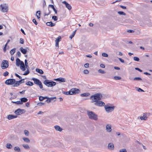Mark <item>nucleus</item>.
Returning <instances> with one entry per match:
<instances>
[{
  "label": "nucleus",
  "instance_id": "nucleus-20",
  "mask_svg": "<svg viewBox=\"0 0 152 152\" xmlns=\"http://www.w3.org/2000/svg\"><path fill=\"white\" fill-rule=\"evenodd\" d=\"M106 130L108 132H110L111 131V125L107 124L106 126Z\"/></svg>",
  "mask_w": 152,
  "mask_h": 152
},
{
  "label": "nucleus",
  "instance_id": "nucleus-57",
  "mask_svg": "<svg viewBox=\"0 0 152 152\" xmlns=\"http://www.w3.org/2000/svg\"><path fill=\"white\" fill-rule=\"evenodd\" d=\"M7 45V44H5L3 50L4 52H5L6 51V47Z\"/></svg>",
  "mask_w": 152,
  "mask_h": 152
},
{
  "label": "nucleus",
  "instance_id": "nucleus-5",
  "mask_svg": "<svg viewBox=\"0 0 152 152\" xmlns=\"http://www.w3.org/2000/svg\"><path fill=\"white\" fill-rule=\"evenodd\" d=\"M9 66L8 61L6 60H4L1 64V66L2 69L7 68Z\"/></svg>",
  "mask_w": 152,
  "mask_h": 152
},
{
  "label": "nucleus",
  "instance_id": "nucleus-21",
  "mask_svg": "<svg viewBox=\"0 0 152 152\" xmlns=\"http://www.w3.org/2000/svg\"><path fill=\"white\" fill-rule=\"evenodd\" d=\"M20 50L21 52L24 54H25L26 53L27 50H26L23 48L22 47H21Z\"/></svg>",
  "mask_w": 152,
  "mask_h": 152
},
{
  "label": "nucleus",
  "instance_id": "nucleus-23",
  "mask_svg": "<svg viewBox=\"0 0 152 152\" xmlns=\"http://www.w3.org/2000/svg\"><path fill=\"white\" fill-rule=\"evenodd\" d=\"M108 148L110 149H113L114 148V146L113 144L110 143L108 145Z\"/></svg>",
  "mask_w": 152,
  "mask_h": 152
},
{
  "label": "nucleus",
  "instance_id": "nucleus-60",
  "mask_svg": "<svg viewBox=\"0 0 152 152\" xmlns=\"http://www.w3.org/2000/svg\"><path fill=\"white\" fill-rule=\"evenodd\" d=\"M135 69L136 70H137L139 71H140V72H142V70H141V69H140L139 68H135Z\"/></svg>",
  "mask_w": 152,
  "mask_h": 152
},
{
  "label": "nucleus",
  "instance_id": "nucleus-17",
  "mask_svg": "<svg viewBox=\"0 0 152 152\" xmlns=\"http://www.w3.org/2000/svg\"><path fill=\"white\" fill-rule=\"evenodd\" d=\"M55 80L58 81H60L61 82H65V79L62 77H59L54 80Z\"/></svg>",
  "mask_w": 152,
  "mask_h": 152
},
{
  "label": "nucleus",
  "instance_id": "nucleus-39",
  "mask_svg": "<svg viewBox=\"0 0 152 152\" xmlns=\"http://www.w3.org/2000/svg\"><path fill=\"white\" fill-rule=\"evenodd\" d=\"M114 78L115 80H119L121 79V77L119 76H115Z\"/></svg>",
  "mask_w": 152,
  "mask_h": 152
},
{
  "label": "nucleus",
  "instance_id": "nucleus-36",
  "mask_svg": "<svg viewBox=\"0 0 152 152\" xmlns=\"http://www.w3.org/2000/svg\"><path fill=\"white\" fill-rule=\"evenodd\" d=\"M48 12H45L44 13V16H45L46 15H48L50 13V11L49 10V9H48Z\"/></svg>",
  "mask_w": 152,
  "mask_h": 152
},
{
  "label": "nucleus",
  "instance_id": "nucleus-6",
  "mask_svg": "<svg viewBox=\"0 0 152 152\" xmlns=\"http://www.w3.org/2000/svg\"><path fill=\"white\" fill-rule=\"evenodd\" d=\"M16 82L15 80L13 79H7L5 81V83L7 85H14L15 83Z\"/></svg>",
  "mask_w": 152,
  "mask_h": 152
},
{
  "label": "nucleus",
  "instance_id": "nucleus-32",
  "mask_svg": "<svg viewBox=\"0 0 152 152\" xmlns=\"http://www.w3.org/2000/svg\"><path fill=\"white\" fill-rule=\"evenodd\" d=\"M15 52V49L13 48L10 51V54L11 55H13Z\"/></svg>",
  "mask_w": 152,
  "mask_h": 152
},
{
  "label": "nucleus",
  "instance_id": "nucleus-7",
  "mask_svg": "<svg viewBox=\"0 0 152 152\" xmlns=\"http://www.w3.org/2000/svg\"><path fill=\"white\" fill-rule=\"evenodd\" d=\"M0 8L1 11L3 12H6L7 11L8 7L6 4H1L0 5Z\"/></svg>",
  "mask_w": 152,
  "mask_h": 152
},
{
  "label": "nucleus",
  "instance_id": "nucleus-8",
  "mask_svg": "<svg viewBox=\"0 0 152 152\" xmlns=\"http://www.w3.org/2000/svg\"><path fill=\"white\" fill-rule=\"evenodd\" d=\"M104 107L106 111L108 113L113 111L114 109V106L110 107L108 105H105Z\"/></svg>",
  "mask_w": 152,
  "mask_h": 152
},
{
  "label": "nucleus",
  "instance_id": "nucleus-43",
  "mask_svg": "<svg viewBox=\"0 0 152 152\" xmlns=\"http://www.w3.org/2000/svg\"><path fill=\"white\" fill-rule=\"evenodd\" d=\"M52 98H48L46 100V102L48 103H49L50 102L51 100H52Z\"/></svg>",
  "mask_w": 152,
  "mask_h": 152
},
{
  "label": "nucleus",
  "instance_id": "nucleus-50",
  "mask_svg": "<svg viewBox=\"0 0 152 152\" xmlns=\"http://www.w3.org/2000/svg\"><path fill=\"white\" fill-rule=\"evenodd\" d=\"M89 72V71L87 69L84 70L83 71V73L85 74H88Z\"/></svg>",
  "mask_w": 152,
  "mask_h": 152
},
{
  "label": "nucleus",
  "instance_id": "nucleus-42",
  "mask_svg": "<svg viewBox=\"0 0 152 152\" xmlns=\"http://www.w3.org/2000/svg\"><path fill=\"white\" fill-rule=\"evenodd\" d=\"M52 19L55 21H56L58 20V18L56 16H53L52 17Z\"/></svg>",
  "mask_w": 152,
  "mask_h": 152
},
{
  "label": "nucleus",
  "instance_id": "nucleus-18",
  "mask_svg": "<svg viewBox=\"0 0 152 152\" xmlns=\"http://www.w3.org/2000/svg\"><path fill=\"white\" fill-rule=\"evenodd\" d=\"M28 100L25 97H23L21 98L20 101L21 104H22L23 102H26Z\"/></svg>",
  "mask_w": 152,
  "mask_h": 152
},
{
  "label": "nucleus",
  "instance_id": "nucleus-33",
  "mask_svg": "<svg viewBox=\"0 0 152 152\" xmlns=\"http://www.w3.org/2000/svg\"><path fill=\"white\" fill-rule=\"evenodd\" d=\"M26 85L27 86H32L34 85V84L32 82L29 81L26 83Z\"/></svg>",
  "mask_w": 152,
  "mask_h": 152
},
{
  "label": "nucleus",
  "instance_id": "nucleus-15",
  "mask_svg": "<svg viewBox=\"0 0 152 152\" xmlns=\"http://www.w3.org/2000/svg\"><path fill=\"white\" fill-rule=\"evenodd\" d=\"M64 4L66 7L69 10H70L72 9V7L71 5L68 3L66 1H64L63 2Z\"/></svg>",
  "mask_w": 152,
  "mask_h": 152
},
{
  "label": "nucleus",
  "instance_id": "nucleus-58",
  "mask_svg": "<svg viewBox=\"0 0 152 152\" xmlns=\"http://www.w3.org/2000/svg\"><path fill=\"white\" fill-rule=\"evenodd\" d=\"M127 32L129 33H134V31L133 30H128Z\"/></svg>",
  "mask_w": 152,
  "mask_h": 152
},
{
  "label": "nucleus",
  "instance_id": "nucleus-9",
  "mask_svg": "<svg viewBox=\"0 0 152 152\" xmlns=\"http://www.w3.org/2000/svg\"><path fill=\"white\" fill-rule=\"evenodd\" d=\"M70 91L71 95L78 94L80 92V90L79 89L76 88H72L70 90Z\"/></svg>",
  "mask_w": 152,
  "mask_h": 152
},
{
  "label": "nucleus",
  "instance_id": "nucleus-63",
  "mask_svg": "<svg viewBox=\"0 0 152 152\" xmlns=\"http://www.w3.org/2000/svg\"><path fill=\"white\" fill-rule=\"evenodd\" d=\"M138 91L139 92H142V91H144L142 89H141V88H139L138 89Z\"/></svg>",
  "mask_w": 152,
  "mask_h": 152
},
{
  "label": "nucleus",
  "instance_id": "nucleus-11",
  "mask_svg": "<svg viewBox=\"0 0 152 152\" xmlns=\"http://www.w3.org/2000/svg\"><path fill=\"white\" fill-rule=\"evenodd\" d=\"M95 105L99 106L101 107L105 106V103L101 101H99L94 103Z\"/></svg>",
  "mask_w": 152,
  "mask_h": 152
},
{
  "label": "nucleus",
  "instance_id": "nucleus-61",
  "mask_svg": "<svg viewBox=\"0 0 152 152\" xmlns=\"http://www.w3.org/2000/svg\"><path fill=\"white\" fill-rule=\"evenodd\" d=\"M49 7H51L52 9H53V10H54L55 9L54 6L53 5H49Z\"/></svg>",
  "mask_w": 152,
  "mask_h": 152
},
{
  "label": "nucleus",
  "instance_id": "nucleus-19",
  "mask_svg": "<svg viewBox=\"0 0 152 152\" xmlns=\"http://www.w3.org/2000/svg\"><path fill=\"white\" fill-rule=\"evenodd\" d=\"M23 62L21 61L19 58H17L16 59V64L17 66H19L21 62Z\"/></svg>",
  "mask_w": 152,
  "mask_h": 152
},
{
  "label": "nucleus",
  "instance_id": "nucleus-13",
  "mask_svg": "<svg viewBox=\"0 0 152 152\" xmlns=\"http://www.w3.org/2000/svg\"><path fill=\"white\" fill-rule=\"evenodd\" d=\"M24 110H21L20 109H18L16 110L15 112V113L18 115H20L23 113V111H24Z\"/></svg>",
  "mask_w": 152,
  "mask_h": 152
},
{
  "label": "nucleus",
  "instance_id": "nucleus-56",
  "mask_svg": "<svg viewBox=\"0 0 152 152\" xmlns=\"http://www.w3.org/2000/svg\"><path fill=\"white\" fill-rule=\"evenodd\" d=\"M89 64L88 63H86L84 65V66L86 68H88L89 67Z\"/></svg>",
  "mask_w": 152,
  "mask_h": 152
},
{
  "label": "nucleus",
  "instance_id": "nucleus-38",
  "mask_svg": "<svg viewBox=\"0 0 152 152\" xmlns=\"http://www.w3.org/2000/svg\"><path fill=\"white\" fill-rule=\"evenodd\" d=\"M12 103L16 104H21V103L20 102V101H18L16 102H12Z\"/></svg>",
  "mask_w": 152,
  "mask_h": 152
},
{
  "label": "nucleus",
  "instance_id": "nucleus-29",
  "mask_svg": "<svg viewBox=\"0 0 152 152\" xmlns=\"http://www.w3.org/2000/svg\"><path fill=\"white\" fill-rule=\"evenodd\" d=\"M23 139L24 141L28 143L30 142L29 139L27 137H23Z\"/></svg>",
  "mask_w": 152,
  "mask_h": 152
},
{
  "label": "nucleus",
  "instance_id": "nucleus-64",
  "mask_svg": "<svg viewBox=\"0 0 152 152\" xmlns=\"http://www.w3.org/2000/svg\"><path fill=\"white\" fill-rule=\"evenodd\" d=\"M26 107H29V103L28 102H27L26 104Z\"/></svg>",
  "mask_w": 152,
  "mask_h": 152
},
{
  "label": "nucleus",
  "instance_id": "nucleus-31",
  "mask_svg": "<svg viewBox=\"0 0 152 152\" xmlns=\"http://www.w3.org/2000/svg\"><path fill=\"white\" fill-rule=\"evenodd\" d=\"M6 147L9 149H10L12 147V145L10 143H7L6 145Z\"/></svg>",
  "mask_w": 152,
  "mask_h": 152
},
{
  "label": "nucleus",
  "instance_id": "nucleus-48",
  "mask_svg": "<svg viewBox=\"0 0 152 152\" xmlns=\"http://www.w3.org/2000/svg\"><path fill=\"white\" fill-rule=\"evenodd\" d=\"M134 61H139V59L138 58L136 57H134Z\"/></svg>",
  "mask_w": 152,
  "mask_h": 152
},
{
  "label": "nucleus",
  "instance_id": "nucleus-47",
  "mask_svg": "<svg viewBox=\"0 0 152 152\" xmlns=\"http://www.w3.org/2000/svg\"><path fill=\"white\" fill-rule=\"evenodd\" d=\"M29 73V71L28 70H27L26 71L23 75H26L28 74Z\"/></svg>",
  "mask_w": 152,
  "mask_h": 152
},
{
  "label": "nucleus",
  "instance_id": "nucleus-4",
  "mask_svg": "<svg viewBox=\"0 0 152 152\" xmlns=\"http://www.w3.org/2000/svg\"><path fill=\"white\" fill-rule=\"evenodd\" d=\"M32 80L34 81V83L35 84H36L39 86V87L40 88H42L43 86L42 83L41 81H40L39 79L34 78H32Z\"/></svg>",
  "mask_w": 152,
  "mask_h": 152
},
{
  "label": "nucleus",
  "instance_id": "nucleus-2",
  "mask_svg": "<svg viewBox=\"0 0 152 152\" xmlns=\"http://www.w3.org/2000/svg\"><path fill=\"white\" fill-rule=\"evenodd\" d=\"M87 114L89 118L92 119L97 120L98 119L97 115L94 113L92 111H88Z\"/></svg>",
  "mask_w": 152,
  "mask_h": 152
},
{
  "label": "nucleus",
  "instance_id": "nucleus-28",
  "mask_svg": "<svg viewBox=\"0 0 152 152\" xmlns=\"http://www.w3.org/2000/svg\"><path fill=\"white\" fill-rule=\"evenodd\" d=\"M76 31V30L72 34L69 36V38L72 39L75 36Z\"/></svg>",
  "mask_w": 152,
  "mask_h": 152
},
{
  "label": "nucleus",
  "instance_id": "nucleus-45",
  "mask_svg": "<svg viewBox=\"0 0 152 152\" xmlns=\"http://www.w3.org/2000/svg\"><path fill=\"white\" fill-rule=\"evenodd\" d=\"M9 74V72L7 71H6L4 72L3 74V75L4 76H7Z\"/></svg>",
  "mask_w": 152,
  "mask_h": 152
},
{
  "label": "nucleus",
  "instance_id": "nucleus-26",
  "mask_svg": "<svg viewBox=\"0 0 152 152\" xmlns=\"http://www.w3.org/2000/svg\"><path fill=\"white\" fill-rule=\"evenodd\" d=\"M36 15L38 19H39L40 18L41 15V11H38L37 12Z\"/></svg>",
  "mask_w": 152,
  "mask_h": 152
},
{
  "label": "nucleus",
  "instance_id": "nucleus-49",
  "mask_svg": "<svg viewBox=\"0 0 152 152\" xmlns=\"http://www.w3.org/2000/svg\"><path fill=\"white\" fill-rule=\"evenodd\" d=\"M102 55L104 57H107L108 56V55L105 53H103L102 54Z\"/></svg>",
  "mask_w": 152,
  "mask_h": 152
},
{
  "label": "nucleus",
  "instance_id": "nucleus-1",
  "mask_svg": "<svg viewBox=\"0 0 152 152\" xmlns=\"http://www.w3.org/2000/svg\"><path fill=\"white\" fill-rule=\"evenodd\" d=\"M102 97V95L100 93H97L94 94L90 97V99L92 103H96L98 101H100Z\"/></svg>",
  "mask_w": 152,
  "mask_h": 152
},
{
  "label": "nucleus",
  "instance_id": "nucleus-40",
  "mask_svg": "<svg viewBox=\"0 0 152 152\" xmlns=\"http://www.w3.org/2000/svg\"><path fill=\"white\" fill-rule=\"evenodd\" d=\"M65 94L68 95H71V91L70 90L68 92H65L64 93Z\"/></svg>",
  "mask_w": 152,
  "mask_h": 152
},
{
  "label": "nucleus",
  "instance_id": "nucleus-59",
  "mask_svg": "<svg viewBox=\"0 0 152 152\" xmlns=\"http://www.w3.org/2000/svg\"><path fill=\"white\" fill-rule=\"evenodd\" d=\"M100 66L102 68H104L105 67V66L104 64H101L100 65Z\"/></svg>",
  "mask_w": 152,
  "mask_h": 152
},
{
  "label": "nucleus",
  "instance_id": "nucleus-3",
  "mask_svg": "<svg viewBox=\"0 0 152 152\" xmlns=\"http://www.w3.org/2000/svg\"><path fill=\"white\" fill-rule=\"evenodd\" d=\"M44 84L48 87H52L56 85V83L53 81H49V80H45L44 82Z\"/></svg>",
  "mask_w": 152,
  "mask_h": 152
},
{
  "label": "nucleus",
  "instance_id": "nucleus-62",
  "mask_svg": "<svg viewBox=\"0 0 152 152\" xmlns=\"http://www.w3.org/2000/svg\"><path fill=\"white\" fill-rule=\"evenodd\" d=\"M118 59L120 60V61L122 63L124 62V60L123 59L121 58H119Z\"/></svg>",
  "mask_w": 152,
  "mask_h": 152
},
{
  "label": "nucleus",
  "instance_id": "nucleus-27",
  "mask_svg": "<svg viewBox=\"0 0 152 152\" xmlns=\"http://www.w3.org/2000/svg\"><path fill=\"white\" fill-rule=\"evenodd\" d=\"M36 71L39 74H42L44 73L43 71L41 69L37 68L36 69Z\"/></svg>",
  "mask_w": 152,
  "mask_h": 152
},
{
  "label": "nucleus",
  "instance_id": "nucleus-14",
  "mask_svg": "<svg viewBox=\"0 0 152 152\" xmlns=\"http://www.w3.org/2000/svg\"><path fill=\"white\" fill-rule=\"evenodd\" d=\"M17 115H8L7 118L9 120H11L12 119L17 118Z\"/></svg>",
  "mask_w": 152,
  "mask_h": 152
},
{
  "label": "nucleus",
  "instance_id": "nucleus-51",
  "mask_svg": "<svg viewBox=\"0 0 152 152\" xmlns=\"http://www.w3.org/2000/svg\"><path fill=\"white\" fill-rule=\"evenodd\" d=\"M120 152H127V151L125 149H122L120 150Z\"/></svg>",
  "mask_w": 152,
  "mask_h": 152
},
{
  "label": "nucleus",
  "instance_id": "nucleus-53",
  "mask_svg": "<svg viewBox=\"0 0 152 152\" xmlns=\"http://www.w3.org/2000/svg\"><path fill=\"white\" fill-rule=\"evenodd\" d=\"M39 100L40 101H42L44 99V97L40 96L39 98Z\"/></svg>",
  "mask_w": 152,
  "mask_h": 152
},
{
  "label": "nucleus",
  "instance_id": "nucleus-24",
  "mask_svg": "<svg viewBox=\"0 0 152 152\" xmlns=\"http://www.w3.org/2000/svg\"><path fill=\"white\" fill-rule=\"evenodd\" d=\"M54 127L56 129L57 131L61 132L62 130V128L58 126H55Z\"/></svg>",
  "mask_w": 152,
  "mask_h": 152
},
{
  "label": "nucleus",
  "instance_id": "nucleus-55",
  "mask_svg": "<svg viewBox=\"0 0 152 152\" xmlns=\"http://www.w3.org/2000/svg\"><path fill=\"white\" fill-rule=\"evenodd\" d=\"M17 55L19 57H20L21 56V54L20 52L19 51L17 52Z\"/></svg>",
  "mask_w": 152,
  "mask_h": 152
},
{
  "label": "nucleus",
  "instance_id": "nucleus-22",
  "mask_svg": "<svg viewBox=\"0 0 152 152\" xmlns=\"http://www.w3.org/2000/svg\"><path fill=\"white\" fill-rule=\"evenodd\" d=\"M47 25L50 26H53L55 25V24L53 23L52 22H48L46 23Z\"/></svg>",
  "mask_w": 152,
  "mask_h": 152
},
{
  "label": "nucleus",
  "instance_id": "nucleus-12",
  "mask_svg": "<svg viewBox=\"0 0 152 152\" xmlns=\"http://www.w3.org/2000/svg\"><path fill=\"white\" fill-rule=\"evenodd\" d=\"M61 36L58 37L57 38V39H56L55 40V45L56 47L59 48V42L61 41Z\"/></svg>",
  "mask_w": 152,
  "mask_h": 152
},
{
  "label": "nucleus",
  "instance_id": "nucleus-44",
  "mask_svg": "<svg viewBox=\"0 0 152 152\" xmlns=\"http://www.w3.org/2000/svg\"><path fill=\"white\" fill-rule=\"evenodd\" d=\"M24 133L27 136H28L29 133H28V130H24Z\"/></svg>",
  "mask_w": 152,
  "mask_h": 152
},
{
  "label": "nucleus",
  "instance_id": "nucleus-16",
  "mask_svg": "<svg viewBox=\"0 0 152 152\" xmlns=\"http://www.w3.org/2000/svg\"><path fill=\"white\" fill-rule=\"evenodd\" d=\"M20 66V68L23 71H24L26 70V68L25 66V65L23 61L21 62Z\"/></svg>",
  "mask_w": 152,
  "mask_h": 152
},
{
  "label": "nucleus",
  "instance_id": "nucleus-34",
  "mask_svg": "<svg viewBox=\"0 0 152 152\" xmlns=\"http://www.w3.org/2000/svg\"><path fill=\"white\" fill-rule=\"evenodd\" d=\"M23 146L25 149H28L29 148V146L27 144H23Z\"/></svg>",
  "mask_w": 152,
  "mask_h": 152
},
{
  "label": "nucleus",
  "instance_id": "nucleus-10",
  "mask_svg": "<svg viewBox=\"0 0 152 152\" xmlns=\"http://www.w3.org/2000/svg\"><path fill=\"white\" fill-rule=\"evenodd\" d=\"M24 82V79H21L19 81H16V82L13 86V87H18L19 86L20 84Z\"/></svg>",
  "mask_w": 152,
  "mask_h": 152
},
{
  "label": "nucleus",
  "instance_id": "nucleus-46",
  "mask_svg": "<svg viewBox=\"0 0 152 152\" xmlns=\"http://www.w3.org/2000/svg\"><path fill=\"white\" fill-rule=\"evenodd\" d=\"M24 42V39L22 38H20V43L21 44H23Z\"/></svg>",
  "mask_w": 152,
  "mask_h": 152
},
{
  "label": "nucleus",
  "instance_id": "nucleus-41",
  "mask_svg": "<svg viewBox=\"0 0 152 152\" xmlns=\"http://www.w3.org/2000/svg\"><path fill=\"white\" fill-rule=\"evenodd\" d=\"M118 13L121 15H125L126 13H124V12H122V11H119L118 12Z\"/></svg>",
  "mask_w": 152,
  "mask_h": 152
},
{
  "label": "nucleus",
  "instance_id": "nucleus-30",
  "mask_svg": "<svg viewBox=\"0 0 152 152\" xmlns=\"http://www.w3.org/2000/svg\"><path fill=\"white\" fill-rule=\"evenodd\" d=\"M89 94L88 93H84L82 94H81V96H89Z\"/></svg>",
  "mask_w": 152,
  "mask_h": 152
},
{
  "label": "nucleus",
  "instance_id": "nucleus-54",
  "mask_svg": "<svg viewBox=\"0 0 152 152\" xmlns=\"http://www.w3.org/2000/svg\"><path fill=\"white\" fill-rule=\"evenodd\" d=\"M32 21L36 25H37V23L36 21V20L35 19H34Z\"/></svg>",
  "mask_w": 152,
  "mask_h": 152
},
{
  "label": "nucleus",
  "instance_id": "nucleus-37",
  "mask_svg": "<svg viewBox=\"0 0 152 152\" xmlns=\"http://www.w3.org/2000/svg\"><path fill=\"white\" fill-rule=\"evenodd\" d=\"M134 80H142V79L139 77H135L134 78Z\"/></svg>",
  "mask_w": 152,
  "mask_h": 152
},
{
  "label": "nucleus",
  "instance_id": "nucleus-25",
  "mask_svg": "<svg viewBox=\"0 0 152 152\" xmlns=\"http://www.w3.org/2000/svg\"><path fill=\"white\" fill-rule=\"evenodd\" d=\"M147 118V117L146 116V114L144 113L143 116H141L140 117V119L142 120H146Z\"/></svg>",
  "mask_w": 152,
  "mask_h": 152
},
{
  "label": "nucleus",
  "instance_id": "nucleus-52",
  "mask_svg": "<svg viewBox=\"0 0 152 152\" xmlns=\"http://www.w3.org/2000/svg\"><path fill=\"white\" fill-rule=\"evenodd\" d=\"M98 72H99L101 73H105V72L102 70V69H100L98 70Z\"/></svg>",
  "mask_w": 152,
  "mask_h": 152
},
{
  "label": "nucleus",
  "instance_id": "nucleus-35",
  "mask_svg": "<svg viewBox=\"0 0 152 152\" xmlns=\"http://www.w3.org/2000/svg\"><path fill=\"white\" fill-rule=\"evenodd\" d=\"M14 150L15 151H17L18 152H20V148L18 147H15L14 148Z\"/></svg>",
  "mask_w": 152,
  "mask_h": 152
}]
</instances>
